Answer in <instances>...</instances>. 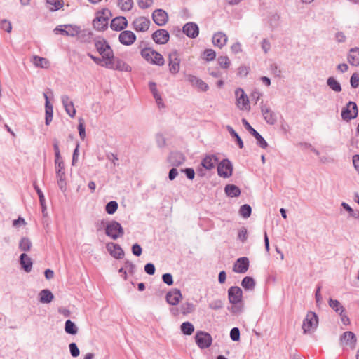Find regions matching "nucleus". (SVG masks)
I'll list each match as a JSON object with an SVG mask.
<instances>
[{"instance_id": "f257e3e1", "label": "nucleus", "mask_w": 359, "mask_h": 359, "mask_svg": "<svg viewBox=\"0 0 359 359\" xmlns=\"http://www.w3.org/2000/svg\"><path fill=\"white\" fill-rule=\"evenodd\" d=\"M111 16V11L107 8H103L97 11L93 21V27L97 31L105 30L108 27L109 20Z\"/></svg>"}, {"instance_id": "f03ea898", "label": "nucleus", "mask_w": 359, "mask_h": 359, "mask_svg": "<svg viewBox=\"0 0 359 359\" xmlns=\"http://www.w3.org/2000/svg\"><path fill=\"white\" fill-rule=\"evenodd\" d=\"M141 56L148 62L163 66L165 64V60L162 55L151 48L145 47L140 51Z\"/></svg>"}, {"instance_id": "7ed1b4c3", "label": "nucleus", "mask_w": 359, "mask_h": 359, "mask_svg": "<svg viewBox=\"0 0 359 359\" xmlns=\"http://www.w3.org/2000/svg\"><path fill=\"white\" fill-rule=\"evenodd\" d=\"M105 233L113 240H116L123 236L124 231L120 223L113 220L106 225Z\"/></svg>"}, {"instance_id": "20e7f679", "label": "nucleus", "mask_w": 359, "mask_h": 359, "mask_svg": "<svg viewBox=\"0 0 359 359\" xmlns=\"http://www.w3.org/2000/svg\"><path fill=\"white\" fill-rule=\"evenodd\" d=\"M340 346L343 349H354L357 344V338L355 334L351 331L344 332L339 339Z\"/></svg>"}, {"instance_id": "39448f33", "label": "nucleus", "mask_w": 359, "mask_h": 359, "mask_svg": "<svg viewBox=\"0 0 359 359\" xmlns=\"http://www.w3.org/2000/svg\"><path fill=\"white\" fill-rule=\"evenodd\" d=\"M318 325V318L316 313L309 311L307 313L306 318L302 324V329L304 333L313 332Z\"/></svg>"}, {"instance_id": "423d86ee", "label": "nucleus", "mask_w": 359, "mask_h": 359, "mask_svg": "<svg viewBox=\"0 0 359 359\" xmlns=\"http://www.w3.org/2000/svg\"><path fill=\"white\" fill-rule=\"evenodd\" d=\"M104 67L118 71L130 72L131 67L123 60L115 57L113 55L112 59L104 63Z\"/></svg>"}, {"instance_id": "0eeeda50", "label": "nucleus", "mask_w": 359, "mask_h": 359, "mask_svg": "<svg viewBox=\"0 0 359 359\" xmlns=\"http://www.w3.org/2000/svg\"><path fill=\"white\" fill-rule=\"evenodd\" d=\"M95 46L100 55L104 59V63L112 59L114 52L106 41H96Z\"/></svg>"}, {"instance_id": "6e6552de", "label": "nucleus", "mask_w": 359, "mask_h": 359, "mask_svg": "<svg viewBox=\"0 0 359 359\" xmlns=\"http://www.w3.org/2000/svg\"><path fill=\"white\" fill-rule=\"evenodd\" d=\"M195 341L200 348L204 349L211 346L212 338L209 333L203 331H198L195 335Z\"/></svg>"}, {"instance_id": "1a4fd4ad", "label": "nucleus", "mask_w": 359, "mask_h": 359, "mask_svg": "<svg viewBox=\"0 0 359 359\" xmlns=\"http://www.w3.org/2000/svg\"><path fill=\"white\" fill-rule=\"evenodd\" d=\"M168 67L169 71L172 74H176L179 72L180 69V54L176 50H172L168 55Z\"/></svg>"}, {"instance_id": "9d476101", "label": "nucleus", "mask_w": 359, "mask_h": 359, "mask_svg": "<svg viewBox=\"0 0 359 359\" xmlns=\"http://www.w3.org/2000/svg\"><path fill=\"white\" fill-rule=\"evenodd\" d=\"M358 113V106L355 102H349L346 107L342 109L341 117L344 121H349L355 118Z\"/></svg>"}, {"instance_id": "9b49d317", "label": "nucleus", "mask_w": 359, "mask_h": 359, "mask_svg": "<svg viewBox=\"0 0 359 359\" xmlns=\"http://www.w3.org/2000/svg\"><path fill=\"white\" fill-rule=\"evenodd\" d=\"M236 104L241 110L250 109L249 100L242 88H237L235 91Z\"/></svg>"}, {"instance_id": "f8f14e48", "label": "nucleus", "mask_w": 359, "mask_h": 359, "mask_svg": "<svg viewBox=\"0 0 359 359\" xmlns=\"http://www.w3.org/2000/svg\"><path fill=\"white\" fill-rule=\"evenodd\" d=\"M150 20L144 16L136 18L132 22V27L136 32H147L150 26Z\"/></svg>"}, {"instance_id": "ddd939ff", "label": "nucleus", "mask_w": 359, "mask_h": 359, "mask_svg": "<svg viewBox=\"0 0 359 359\" xmlns=\"http://www.w3.org/2000/svg\"><path fill=\"white\" fill-rule=\"evenodd\" d=\"M233 167L228 159L222 160L217 165V172L220 177H229L232 175Z\"/></svg>"}, {"instance_id": "4468645a", "label": "nucleus", "mask_w": 359, "mask_h": 359, "mask_svg": "<svg viewBox=\"0 0 359 359\" xmlns=\"http://www.w3.org/2000/svg\"><path fill=\"white\" fill-rule=\"evenodd\" d=\"M242 123L245 128L250 132V133L257 140V143L259 147L262 149H266L268 146V144L262 137V136L250 125L246 119L243 118Z\"/></svg>"}, {"instance_id": "2eb2a0df", "label": "nucleus", "mask_w": 359, "mask_h": 359, "mask_svg": "<svg viewBox=\"0 0 359 359\" xmlns=\"http://www.w3.org/2000/svg\"><path fill=\"white\" fill-rule=\"evenodd\" d=\"M228 296L232 304H237L242 302L243 292L239 287H231L228 290Z\"/></svg>"}, {"instance_id": "dca6fc26", "label": "nucleus", "mask_w": 359, "mask_h": 359, "mask_svg": "<svg viewBox=\"0 0 359 359\" xmlns=\"http://www.w3.org/2000/svg\"><path fill=\"white\" fill-rule=\"evenodd\" d=\"M249 268V259L243 257L238 258L233 264V271L238 273H245Z\"/></svg>"}, {"instance_id": "f3484780", "label": "nucleus", "mask_w": 359, "mask_h": 359, "mask_svg": "<svg viewBox=\"0 0 359 359\" xmlns=\"http://www.w3.org/2000/svg\"><path fill=\"white\" fill-rule=\"evenodd\" d=\"M152 39L156 43L165 44L170 39V34L165 29H158L152 34Z\"/></svg>"}, {"instance_id": "a211bd4d", "label": "nucleus", "mask_w": 359, "mask_h": 359, "mask_svg": "<svg viewBox=\"0 0 359 359\" xmlns=\"http://www.w3.org/2000/svg\"><path fill=\"white\" fill-rule=\"evenodd\" d=\"M118 39L123 45L130 46L135 41L136 36L131 31L123 30L119 34Z\"/></svg>"}, {"instance_id": "6ab92c4d", "label": "nucleus", "mask_w": 359, "mask_h": 359, "mask_svg": "<svg viewBox=\"0 0 359 359\" xmlns=\"http://www.w3.org/2000/svg\"><path fill=\"white\" fill-rule=\"evenodd\" d=\"M152 18L156 25L163 26L168 22V16L165 11L156 9L153 12Z\"/></svg>"}, {"instance_id": "aec40b11", "label": "nucleus", "mask_w": 359, "mask_h": 359, "mask_svg": "<svg viewBox=\"0 0 359 359\" xmlns=\"http://www.w3.org/2000/svg\"><path fill=\"white\" fill-rule=\"evenodd\" d=\"M128 26L127 19L123 16H118L114 18L110 24L111 29L114 31H123Z\"/></svg>"}, {"instance_id": "412c9836", "label": "nucleus", "mask_w": 359, "mask_h": 359, "mask_svg": "<svg viewBox=\"0 0 359 359\" xmlns=\"http://www.w3.org/2000/svg\"><path fill=\"white\" fill-rule=\"evenodd\" d=\"M187 79L192 86L197 88L199 90L205 92L208 90V84L196 76L189 74Z\"/></svg>"}, {"instance_id": "4be33fe9", "label": "nucleus", "mask_w": 359, "mask_h": 359, "mask_svg": "<svg viewBox=\"0 0 359 359\" xmlns=\"http://www.w3.org/2000/svg\"><path fill=\"white\" fill-rule=\"evenodd\" d=\"M106 248L109 254L116 259H121L124 255V252L118 244L109 243Z\"/></svg>"}, {"instance_id": "5701e85b", "label": "nucleus", "mask_w": 359, "mask_h": 359, "mask_svg": "<svg viewBox=\"0 0 359 359\" xmlns=\"http://www.w3.org/2000/svg\"><path fill=\"white\" fill-rule=\"evenodd\" d=\"M183 32L188 36L192 39L198 36L199 33L198 27L196 23L188 22L183 27Z\"/></svg>"}, {"instance_id": "b1692460", "label": "nucleus", "mask_w": 359, "mask_h": 359, "mask_svg": "<svg viewBox=\"0 0 359 359\" xmlns=\"http://www.w3.org/2000/svg\"><path fill=\"white\" fill-rule=\"evenodd\" d=\"M182 296L180 290L175 289L169 292L166 295V301L171 305H177Z\"/></svg>"}, {"instance_id": "393cba45", "label": "nucleus", "mask_w": 359, "mask_h": 359, "mask_svg": "<svg viewBox=\"0 0 359 359\" xmlns=\"http://www.w3.org/2000/svg\"><path fill=\"white\" fill-rule=\"evenodd\" d=\"M62 102L64 105L66 112L71 116L74 117L76 114V109L74 106L73 102L67 95L62 97Z\"/></svg>"}, {"instance_id": "a878e982", "label": "nucleus", "mask_w": 359, "mask_h": 359, "mask_svg": "<svg viewBox=\"0 0 359 359\" xmlns=\"http://www.w3.org/2000/svg\"><path fill=\"white\" fill-rule=\"evenodd\" d=\"M218 162V158L214 155L206 156L201 161V165L206 170L213 169Z\"/></svg>"}, {"instance_id": "bb28decb", "label": "nucleus", "mask_w": 359, "mask_h": 359, "mask_svg": "<svg viewBox=\"0 0 359 359\" xmlns=\"http://www.w3.org/2000/svg\"><path fill=\"white\" fill-rule=\"evenodd\" d=\"M262 113L265 121L271 125L276 122V116L267 106L262 107Z\"/></svg>"}, {"instance_id": "cd10ccee", "label": "nucleus", "mask_w": 359, "mask_h": 359, "mask_svg": "<svg viewBox=\"0 0 359 359\" xmlns=\"http://www.w3.org/2000/svg\"><path fill=\"white\" fill-rule=\"evenodd\" d=\"M227 42V36L226 35L221 32H217L214 34L212 37V43L215 46H217L219 48H222L223 46L226 45Z\"/></svg>"}, {"instance_id": "c85d7f7f", "label": "nucleus", "mask_w": 359, "mask_h": 359, "mask_svg": "<svg viewBox=\"0 0 359 359\" xmlns=\"http://www.w3.org/2000/svg\"><path fill=\"white\" fill-rule=\"evenodd\" d=\"M348 62L353 66L359 65V48H353L348 54Z\"/></svg>"}, {"instance_id": "c756f323", "label": "nucleus", "mask_w": 359, "mask_h": 359, "mask_svg": "<svg viewBox=\"0 0 359 359\" xmlns=\"http://www.w3.org/2000/svg\"><path fill=\"white\" fill-rule=\"evenodd\" d=\"M46 100L45 109H46V124L49 125L53 119V105L50 104L48 95L44 93Z\"/></svg>"}, {"instance_id": "7c9ffc66", "label": "nucleus", "mask_w": 359, "mask_h": 359, "mask_svg": "<svg viewBox=\"0 0 359 359\" xmlns=\"http://www.w3.org/2000/svg\"><path fill=\"white\" fill-rule=\"evenodd\" d=\"M20 264L26 272L32 270V262L31 258L25 253H22L20 257Z\"/></svg>"}, {"instance_id": "2f4dec72", "label": "nucleus", "mask_w": 359, "mask_h": 359, "mask_svg": "<svg viewBox=\"0 0 359 359\" xmlns=\"http://www.w3.org/2000/svg\"><path fill=\"white\" fill-rule=\"evenodd\" d=\"M224 189L226 194L229 197H236L241 194L240 189L234 184H227Z\"/></svg>"}, {"instance_id": "473e14b6", "label": "nucleus", "mask_w": 359, "mask_h": 359, "mask_svg": "<svg viewBox=\"0 0 359 359\" xmlns=\"http://www.w3.org/2000/svg\"><path fill=\"white\" fill-rule=\"evenodd\" d=\"M32 62L36 67L41 68H48L50 65L49 61L46 58L37 55L33 57Z\"/></svg>"}, {"instance_id": "72a5a7b5", "label": "nucleus", "mask_w": 359, "mask_h": 359, "mask_svg": "<svg viewBox=\"0 0 359 359\" xmlns=\"http://www.w3.org/2000/svg\"><path fill=\"white\" fill-rule=\"evenodd\" d=\"M47 4L50 11H55L64 6V0H47Z\"/></svg>"}, {"instance_id": "f704fd0d", "label": "nucleus", "mask_w": 359, "mask_h": 359, "mask_svg": "<svg viewBox=\"0 0 359 359\" xmlns=\"http://www.w3.org/2000/svg\"><path fill=\"white\" fill-rule=\"evenodd\" d=\"M40 302L42 303H50L53 299V294L48 290H43L39 294Z\"/></svg>"}, {"instance_id": "c9c22d12", "label": "nucleus", "mask_w": 359, "mask_h": 359, "mask_svg": "<svg viewBox=\"0 0 359 359\" xmlns=\"http://www.w3.org/2000/svg\"><path fill=\"white\" fill-rule=\"evenodd\" d=\"M241 285L245 290H253L255 286V282L251 277H245L242 282Z\"/></svg>"}, {"instance_id": "e433bc0d", "label": "nucleus", "mask_w": 359, "mask_h": 359, "mask_svg": "<svg viewBox=\"0 0 359 359\" xmlns=\"http://www.w3.org/2000/svg\"><path fill=\"white\" fill-rule=\"evenodd\" d=\"M33 186H34V189L36 190L37 194H38V196H39V203H40V205L42 208V212L43 213L44 212L45 210H46V205H45V197H44V195L42 192V191L40 189V188L39 187V186L36 184V182H34L33 184Z\"/></svg>"}, {"instance_id": "4c0bfd02", "label": "nucleus", "mask_w": 359, "mask_h": 359, "mask_svg": "<svg viewBox=\"0 0 359 359\" xmlns=\"http://www.w3.org/2000/svg\"><path fill=\"white\" fill-rule=\"evenodd\" d=\"M32 247V243L28 238H22L19 243V248L24 252H28Z\"/></svg>"}, {"instance_id": "58836bf2", "label": "nucleus", "mask_w": 359, "mask_h": 359, "mask_svg": "<svg viewBox=\"0 0 359 359\" xmlns=\"http://www.w3.org/2000/svg\"><path fill=\"white\" fill-rule=\"evenodd\" d=\"M118 5L123 11H129L133 6V0H118Z\"/></svg>"}, {"instance_id": "ea45409f", "label": "nucleus", "mask_w": 359, "mask_h": 359, "mask_svg": "<svg viewBox=\"0 0 359 359\" xmlns=\"http://www.w3.org/2000/svg\"><path fill=\"white\" fill-rule=\"evenodd\" d=\"M327 83L335 92H340L341 90L340 83L334 77H329Z\"/></svg>"}, {"instance_id": "a19ab883", "label": "nucleus", "mask_w": 359, "mask_h": 359, "mask_svg": "<svg viewBox=\"0 0 359 359\" xmlns=\"http://www.w3.org/2000/svg\"><path fill=\"white\" fill-rule=\"evenodd\" d=\"M65 332L70 334H76L78 332V329L75 324L70 320H67L65 322Z\"/></svg>"}, {"instance_id": "79ce46f5", "label": "nucleus", "mask_w": 359, "mask_h": 359, "mask_svg": "<svg viewBox=\"0 0 359 359\" xmlns=\"http://www.w3.org/2000/svg\"><path fill=\"white\" fill-rule=\"evenodd\" d=\"M329 305L333 310L339 313V312H344V306L338 300L330 299Z\"/></svg>"}, {"instance_id": "37998d69", "label": "nucleus", "mask_w": 359, "mask_h": 359, "mask_svg": "<svg viewBox=\"0 0 359 359\" xmlns=\"http://www.w3.org/2000/svg\"><path fill=\"white\" fill-rule=\"evenodd\" d=\"M181 330L184 334L191 335L194 331V327L191 323L185 322L182 324Z\"/></svg>"}, {"instance_id": "c03bdc74", "label": "nucleus", "mask_w": 359, "mask_h": 359, "mask_svg": "<svg viewBox=\"0 0 359 359\" xmlns=\"http://www.w3.org/2000/svg\"><path fill=\"white\" fill-rule=\"evenodd\" d=\"M57 184H58L60 189L62 191H66L67 184L65 182V172L57 173Z\"/></svg>"}, {"instance_id": "a18cd8bd", "label": "nucleus", "mask_w": 359, "mask_h": 359, "mask_svg": "<svg viewBox=\"0 0 359 359\" xmlns=\"http://www.w3.org/2000/svg\"><path fill=\"white\" fill-rule=\"evenodd\" d=\"M180 313L184 316L191 313L194 310L193 304L189 302L182 304L180 307Z\"/></svg>"}, {"instance_id": "49530a36", "label": "nucleus", "mask_w": 359, "mask_h": 359, "mask_svg": "<svg viewBox=\"0 0 359 359\" xmlns=\"http://www.w3.org/2000/svg\"><path fill=\"white\" fill-rule=\"evenodd\" d=\"M251 207L247 204L243 205L239 210L240 215L244 218L249 217L251 215Z\"/></svg>"}, {"instance_id": "de8ad7c7", "label": "nucleus", "mask_w": 359, "mask_h": 359, "mask_svg": "<svg viewBox=\"0 0 359 359\" xmlns=\"http://www.w3.org/2000/svg\"><path fill=\"white\" fill-rule=\"evenodd\" d=\"M217 61L222 69H228L231 65V61L227 56H219Z\"/></svg>"}, {"instance_id": "09e8293b", "label": "nucleus", "mask_w": 359, "mask_h": 359, "mask_svg": "<svg viewBox=\"0 0 359 359\" xmlns=\"http://www.w3.org/2000/svg\"><path fill=\"white\" fill-rule=\"evenodd\" d=\"M118 208V203L117 202L112 201L109 202L105 208V210L108 214L112 215L114 214Z\"/></svg>"}, {"instance_id": "8fccbe9b", "label": "nucleus", "mask_w": 359, "mask_h": 359, "mask_svg": "<svg viewBox=\"0 0 359 359\" xmlns=\"http://www.w3.org/2000/svg\"><path fill=\"white\" fill-rule=\"evenodd\" d=\"M216 57V53L212 49H206L203 53V59L207 61H212Z\"/></svg>"}, {"instance_id": "3c124183", "label": "nucleus", "mask_w": 359, "mask_h": 359, "mask_svg": "<svg viewBox=\"0 0 359 359\" xmlns=\"http://www.w3.org/2000/svg\"><path fill=\"white\" fill-rule=\"evenodd\" d=\"M0 27L5 32L10 33L12 30V25L10 21L7 20H2L0 22Z\"/></svg>"}, {"instance_id": "603ef678", "label": "nucleus", "mask_w": 359, "mask_h": 359, "mask_svg": "<svg viewBox=\"0 0 359 359\" xmlns=\"http://www.w3.org/2000/svg\"><path fill=\"white\" fill-rule=\"evenodd\" d=\"M223 306L222 302L219 299L212 301L209 304V307L213 310H219Z\"/></svg>"}, {"instance_id": "864d4df0", "label": "nucleus", "mask_w": 359, "mask_h": 359, "mask_svg": "<svg viewBox=\"0 0 359 359\" xmlns=\"http://www.w3.org/2000/svg\"><path fill=\"white\" fill-rule=\"evenodd\" d=\"M230 337L234 341H238L240 339L239 329L237 327H233V329H231L230 332Z\"/></svg>"}, {"instance_id": "5fc2aeb1", "label": "nucleus", "mask_w": 359, "mask_h": 359, "mask_svg": "<svg viewBox=\"0 0 359 359\" xmlns=\"http://www.w3.org/2000/svg\"><path fill=\"white\" fill-rule=\"evenodd\" d=\"M71 355L76 358L79 355L80 351L75 343H71L69 346Z\"/></svg>"}, {"instance_id": "6e6d98bb", "label": "nucleus", "mask_w": 359, "mask_h": 359, "mask_svg": "<svg viewBox=\"0 0 359 359\" xmlns=\"http://www.w3.org/2000/svg\"><path fill=\"white\" fill-rule=\"evenodd\" d=\"M238 237L242 242H245L247 240L248 231L246 228L242 227L241 229H239Z\"/></svg>"}, {"instance_id": "4d7b16f0", "label": "nucleus", "mask_w": 359, "mask_h": 359, "mask_svg": "<svg viewBox=\"0 0 359 359\" xmlns=\"http://www.w3.org/2000/svg\"><path fill=\"white\" fill-rule=\"evenodd\" d=\"M78 130H79V135H80L81 139L83 140L85 139V137H86V133H85L84 123H83V121L82 119L79 120V126H78Z\"/></svg>"}, {"instance_id": "13d9d810", "label": "nucleus", "mask_w": 359, "mask_h": 359, "mask_svg": "<svg viewBox=\"0 0 359 359\" xmlns=\"http://www.w3.org/2000/svg\"><path fill=\"white\" fill-rule=\"evenodd\" d=\"M138 6L142 9L150 7L153 4V0H138Z\"/></svg>"}, {"instance_id": "bf43d9fd", "label": "nucleus", "mask_w": 359, "mask_h": 359, "mask_svg": "<svg viewBox=\"0 0 359 359\" xmlns=\"http://www.w3.org/2000/svg\"><path fill=\"white\" fill-rule=\"evenodd\" d=\"M351 85L353 88H357L359 86V75L354 73L351 77Z\"/></svg>"}, {"instance_id": "052dcab7", "label": "nucleus", "mask_w": 359, "mask_h": 359, "mask_svg": "<svg viewBox=\"0 0 359 359\" xmlns=\"http://www.w3.org/2000/svg\"><path fill=\"white\" fill-rule=\"evenodd\" d=\"M88 56L90 57L97 65H101L102 67H104V59L102 57H97L94 55H93L91 53H88Z\"/></svg>"}, {"instance_id": "680f3d73", "label": "nucleus", "mask_w": 359, "mask_h": 359, "mask_svg": "<svg viewBox=\"0 0 359 359\" xmlns=\"http://www.w3.org/2000/svg\"><path fill=\"white\" fill-rule=\"evenodd\" d=\"M163 281L168 285H172L173 284L172 276L170 273H165L162 276Z\"/></svg>"}, {"instance_id": "e2e57ef3", "label": "nucleus", "mask_w": 359, "mask_h": 359, "mask_svg": "<svg viewBox=\"0 0 359 359\" xmlns=\"http://www.w3.org/2000/svg\"><path fill=\"white\" fill-rule=\"evenodd\" d=\"M142 248L141 246L137 244V243H135L133 245L132 247V252H133V254L135 256H140L141 254H142Z\"/></svg>"}, {"instance_id": "0e129e2a", "label": "nucleus", "mask_w": 359, "mask_h": 359, "mask_svg": "<svg viewBox=\"0 0 359 359\" xmlns=\"http://www.w3.org/2000/svg\"><path fill=\"white\" fill-rule=\"evenodd\" d=\"M144 271L149 275H153L155 273V266L151 263H148L144 266Z\"/></svg>"}, {"instance_id": "69168bd1", "label": "nucleus", "mask_w": 359, "mask_h": 359, "mask_svg": "<svg viewBox=\"0 0 359 359\" xmlns=\"http://www.w3.org/2000/svg\"><path fill=\"white\" fill-rule=\"evenodd\" d=\"M125 268L130 273H134V271H135V266L133 263H132L130 261H126L125 262Z\"/></svg>"}, {"instance_id": "338daca9", "label": "nucleus", "mask_w": 359, "mask_h": 359, "mask_svg": "<svg viewBox=\"0 0 359 359\" xmlns=\"http://www.w3.org/2000/svg\"><path fill=\"white\" fill-rule=\"evenodd\" d=\"M182 171L186 174L188 179L193 180L194 178L195 172L193 168H186Z\"/></svg>"}, {"instance_id": "774afa93", "label": "nucleus", "mask_w": 359, "mask_h": 359, "mask_svg": "<svg viewBox=\"0 0 359 359\" xmlns=\"http://www.w3.org/2000/svg\"><path fill=\"white\" fill-rule=\"evenodd\" d=\"M353 163L356 170L359 172V155H355L353 157Z\"/></svg>"}]
</instances>
